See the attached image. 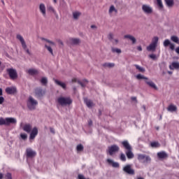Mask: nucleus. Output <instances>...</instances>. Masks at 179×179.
<instances>
[{"instance_id": "nucleus-15", "label": "nucleus", "mask_w": 179, "mask_h": 179, "mask_svg": "<svg viewBox=\"0 0 179 179\" xmlns=\"http://www.w3.org/2000/svg\"><path fill=\"white\" fill-rule=\"evenodd\" d=\"M107 162L108 164L114 167L115 169H118L120 167L119 163L114 162L113 160L108 159Z\"/></svg>"}, {"instance_id": "nucleus-9", "label": "nucleus", "mask_w": 179, "mask_h": 179, "mask_svg": "<svg viewBox=\"0 0 179 179\" xmlns=\"http://www.w3.org/2000/svg\"><path fill=\"white\" fill-rule=\"evenodd\" d=\"M123 171L127 173V174H129L130 176H134V174H135L134 170L131 169V166L130 164H127L124 166Z\"/></svg>"}, {"instance_id": "nucleus-18", "label": "nucleus", "mask_w": 179, "mask_h": 179, "mask_svg": "<svg viewBox=\"0 0 179 179\" xmlns=\"http://www.w3.org/2000/svg\"><path fill=\"white\" fill-rule=\"evenodd\" d=\"M84 101H85V103H86V105L88 108H92L94 105L93 102L91 100L87 99V98L84 99Z\"/></svg>"}, {"instance_id": "nucleus-63", "label": "nucleus", "mask_w": 179, "mask_h": 179, "mask_svg": "<svg viewBox=\"0 0 179 179\" xmlns=\"http://www.w3.org/2000/svg\"><path fill=\"white\" fill-rule=\"evenodd\" d=\"M91 28L94 29V28H96V26L95 25H92Z\"/></svg>"}, {"instance_id": "nucleus-37", "label": "nucleus", "mask_w": 179, "mask_h": 179, "mask_svg": "<svg viewBox=\"0 0 179 179\" xmlns=\"http://www.w3.org/2000/svg\"><path fill=\"white\" fill-rule=\"evenodd\" d=\"M134 66H135V67L136 68V69H138L140 72H142V73L145 72V69H144L143 68L137 65V64H136V65H134Z\"/></svg>"}, {"instance_id": "nucleus-46", "label": "nucleus", "mask_w": 179, "mask_h": 179, "mask_svg": "<svg viewBox=\"0 0 179 179\" xmlns=\"http://www.w3.org/2000/svg\"><path fill=\"white\" fill-rule=\"evenodd\" d=\"M170 48L172 50H173L174 49H175V45H173V44H172V43H170Z\"/></svg>"}, {"instance_id": "nucleus-47", "label": "nucleus", "mask_w": 179, "mask_h": 179, "mask_svg": "<svg viewBox=\"0 0 179 179\" xmlns=\"http://www.w3.org/2000/svg\"><path fill=\"white\" fill-rule=\"evenodd\" d=\"M113 38V34H110L109 35H108V39L109 40H112Z\"/></svg>"}, {"instance_id": "nucleus-14", "label": "nucleus", "mask_w": 179, "mask_h": 179, "mask_svg": "<svg viewBox=\"0 0 179 179\" xmlns=\"http://www.w3.org/2000/svg\"><path fill=\"white\" fill-rule=\"evenodd\" d=\"M39 10L42 13L43 17H45L47 15V12L45 10V5L44 3H41L39 6Z\"/></svg>"}, {"instance_id": "nucleus-45", "label": "nucleus", "mask_w": 179, "mask_h": 179, "mask_svg": "<svg viewBox=\"0 0 179 179\" xmlns=\"http://www.w3.org/2000/svg\"><path fill=\"white\" fill-rule=\"evenodd\" d=\"M150 57L154 60L157 59V56L154 54L150 55Z\"/></svg>"}, {"instance_id": "nucleus-21", "label": "nucleus", "mask_w": 179, "mask_h": 179, "mask_svg": "<svg viewBox=\"0 0 179 179\" xmlns=\"http://www.w3.org/2000/svg\"><path fill=\"white\" fill-rule=\"evenodd\" d=\"M124 38H129V40H131L132 41L133 44H135L136 42V38L134 36H131V35H125Z\"/></svg>"}, {"instance_id": "nucleus-49", "label": "nucleus", "mask_w": 179, "mask_h": 179, "mask_svg": "<svg viewBox=\"0 0 179 179\" xmlns=\"http://www.w3.org/2000/svg\"><path fill=\"white\" fill-rule=\"evenodd\" d=\"M78 179H85V178L83 175L79 174L78 175Z\"/></svg>"}, {"instance_id": "nucleus-20", "label": "nucleus", "mask_w": 179, "mask_h": 179, "mask_svg": "<svg viewBox=\"0 0 179 179\" xmlns=\"http://www.w3.org/2000/svg\"><path fill=\"white\" fill-rule=\"evenodd\" d=\"M167 110L171 112L176 111L177 110V107L173 104H171L167 108Z\"/></svg>"}, {"instance_id": "nucleus-17", "label": "nucleus", "mask_w": 179, "mask_h": 179, "mask_svg": "<svg viewBox=\"0 0 179 179\" xmlns=\"http://www.w3.org/2000/svg\"><path fill=\"white\" fill-rule=\"evenodd\" d=\"M145 83L152 88L157 90V87L156 86V85L152 81L148 80V78L145 80Z\"/></svg>"}, {"instance_id": "nucleus-6", "label": "nucleus", "mask_w": 179, "mask_h": 179, "mask_svg": "<svg viewBox=\"0 0 179 179\" xmlns=\"http://www.w3.org/2000/svg\"><path fill=\"white\" fill-rule=\"evenodd\" d=\"M120 148L117 145H113L108 148L107 153L110 155V156H113V155H115V153H117L119 152Z\"/></svg>"}, {"instance_id": "nucleus-57", "label": "nucleus", "mask_w": 179, "mask_h": 179, "mask_svg": "<svg viewBox=\"0 0 179 179\" xmlns=\"http://www.w3.org/2000/svg\"><path fill=\"white\" fill-rule=\"evenodd\" d=\"M120 159H121V160H122V162H125V160H126V158H125V157H121Z\"/></svg>"}, {"instance_id": "nucleus-24", "label": "nucleus", "mask_w": 179, "mask_h": 179, "mask_svg": "<svg viewBox=\"0 0 179 179\" xmlns=\"http://www.w3.org/2000/svg\"><path fill=\"white\" fill-rule=\"evenodd\" d=\"M81 13L80 12H73V17L74 20H78L79 17L80 16Z\"/></svg>"}, {"instance_id": "nucleus-44", "label": "nucleus", "mask_w": 179, "mask_h": 179, "mask_svg": "<svg viewBox=\"0 0 179 179\" xmlns=\"http://www.w3.org/2000/svg\"><path fill=\"white\" fill-rule=\"evenodd\" d=\"M5 101V98L3 96H0V104H3V102Z\"/></svg>"}, {"instance_id": "nucleus-11", "label": "nucleus", "mask_w": 179, "mask_h": 179, "mask_svg": "<svg viewBox=\"0 0 179 179\" xmlns=\"http://www.w3.org/2000/svg\"><path fill=\"white\" fill-rule=\"evenodd\" d=\"M26 153L27 157H36V156L37 155V152L31 150V148L27 149Z\"/></svg>"}, {"instance_id": "nucleus-29", "label": "nucleus", "mask_w": 179, "mask_h": 179, "mask_svg": "<svg viewBox=\"0 0 179 179\" xmlns=\"http://www.w3.org/2000/svg\"><path fill=\"white\" fill-rule=\"evenodd\" d=\"M113 12H115V13H117V10L115 8L114 6H111L109 9V14L111 15Z\"/></svg>"}, {"instance_id": "nucleus-38", "label": "nucleus", "mask_w": 179, "mask_h": 179, "mask_svg": "<svg viewBox=\"0 0 179 179\" xmlns=\"http://www.w3.org/2000/svg\"><path fill=\"white\" fill-rule=\"evenodd\" d=\"M17 40H20L22 45H23V36L20 35V34H17Z\"/></svg>"}, {"instance_id": "nucleus-13", "label": "nucleus", "mask_w": 179, "mask_h": 179, "mask_svg": "<svg viewBox=\"0 0 179 179\" xmlns=\"http://www.w3.org/2000/svg\"><path fill=\"white\" fill-rule=\"evenodd\" d=\"M142 10L146 14L152 13V8L150 6H148V5H143Z\"/></svg>"}, {"instance_id": "nucleus-35", "label": "nucleus", "mask_w": 179, "mask_h": 179, "mask_svg": "<svg viewBox=\"0 0 179 179\" xmlns=\"http://www.w3.org/2000/svg\"><path fill=\"white\" fill-rule=\"evenodd\" d=\"M45 48L53 55V51L50 46H48L47 44L45 45Z\"/></svg>"}, {"instance_id": "nucleus-22", "label": "nucleus", "mask_w": 179, "mask_h": 179, "mask_svg": "<svg viewBox=\"0 0 179 179\" xmlns=\"http://www.w3.org/2000/svg\"><path fill=\"white\" fill-rule=\"evenodd\" d=\"M157 157H168V155L166 152L162 151L157 153Z\"/></svg>"}, {"instance_id": "nucleus-1", "label": "nucleus", "mask_w": 179, "mask_h": 179, "mask_svg": "<svg viewBox=\"0 0 179 179\" xmlns=\"http://www.w3.org/2000/svg\"><path fill=\"white\" fill-rule=\"evenodd\" d=\"M23 129L27 134H30L29 135V141L33 142L34 139H36V136L38 135V129L37 127L33 128L31 130V125L29 124H26L23 126Z\"/></svg>"}, {"instance_id": "nucleus-16", "label": "nucleus", "mask_w": 179, "mask_h": 179, "mask_svg": "<svg viewBox=\"0 0 179 179\" xmlns=\"http://www.w3.org/2000/svg\"><path fill=\"white\" fill-rule=\"evenodd\" d=\"M171 70L179 69V62H173L171 65L169 66Z\"/></svg>"}, {"instance_id": "nucleus-31", "label": "nucleus", "mask_w": 179, "mask_h": 179, "mask_svg": "<svg viewBox=\"0 0 179 179\" xmlns=\"http://www.w3.org/2000/svg\"><path fill=\"white\" fill-rule=\"evenodd\" d=\"M71 41L74 45H77L80 43V40L78 38H71Z\"/></svg>"}, {"instance_id": "nucleus-41", "label": "nucleus", "mask_w": 179, "mask_h": 179, "mask_svg": "<svg viewBox=\"0 0 179 179\" xmlns=\"http://www.w3.org/2000/svg\"><path fill=\"white\" fill-rule=\"evenodd\" d=\"M136 78L138 79V80H141V79H145V80H148V78H145V77H144L143 76H142L141 74L137 75Z\"/></svg>"}, {"instance_id": "nucleus-32", "label": "nucleus", "mask_w": 179, "mask_h": 179, "mask_svg": "<svg viewBox=\"0 0 179 179\" xmlns=\"http://www.w3.org/2000/svg\"><path fill=\"white\" fill-rule=\"evenodd\" d=\"M83 149H84V148H83V145H81V144L78 145L76 147L77 152H82L83 150Z\"/></svg>"}, {"instance_id": "nucleus-26", "label": "nucleus", "mask_w": 179, "mask_h": 179, "mask_svg": "<svg viewBox=\"0 0 179 179\" xmlns=\"http://www.w3.org/2000/svg\"><path fill=\"white\" fill-rule=\"evenodd\" d=\"M150 146L152 148H159L160 144L158 142L155 141L150 143Z\"/></svg>"}, {"instance_id": "nucleus-27", "label": "nucleus", "mask_w": 179, "mask_h": 179, "mask_svg": "<svg viewBox=\"0 0 179 179\" xmlns=\"http://www.w3.org/2000/svg\"><path fill=\"white\" fill-rule=\"evenodd\" d=\"M41 83L43 85H47V84L48 83V80H47V78L43 77V78H41Z\"/></svg>"}, {"instance_id": "nucleus-36", "label": "nucleus", "mask_w": 179, "mask_h": 179, "mask_svg": "<svg viewBox=\"0 0 179 179\" xmlns=\"http://www.w3.org/2000/svg\"><path fill=\"white\" fill-rule=\"evenodd\" d=\"M171 40H172L173 42L176 43H179V39H178V38L177 36H171Z\"/></svg>"}, {"instance_id": "nucleus-28", "label": "nucleus", "mask_w": 179, "mask_h": 179, "mask_svg": "<svg viewBox=\"0 0 179 179\" xmlns=\"http://www.w3.org/2000/svg\"><path fill=\"white\" fill-rule=\"evenodd\" d=\"M1 125L6 126V118L0 117V126Z\"/></svg>"}, {"instance_id": "nucleus-33", "label": "nucleus", "mask_w": 179, "mask_h": 179, "mask_svg": "<svg viewBox=\"0 0 179 179\" xmlns=\"http://www.w3.org/2000/svg\"><path fill=\"white\" fill-rule=\"evenodd\" d=\"M157 2V6H159V9H162L164 8L163 3L162 0H156Z\"/></svg>"}, {"instance_id": "nucleus-5", "label": "nucleus", "mask_w": 179, "mask_h": 179, "mask_svg": "<svg viewBox=\"0 0 179 179\" xmlns=\"http://www.w3.org/2000/svg\"><path fill=\"white\" fill-rule=\"evenodd\" d=\"M37 105H38V101L34 99L33 96H29L27 101L28 108L31 110H35Z\"/></svg>"}, {"instance_id": "nucleus-43", "label": "nucleus", "mask_w": 179, "mask_h": 179, "mask_svg": "<svg viewBox=\"0 0 179 179\" xmlns=\"http://www.w3.org/2000/svg\"><path fill=\"white\" fill-rule=\"evenodd\" d=\"M112 51H113V52H117V53H121V52H122L121 50H120V49H118V48H113V49H112Z\"/></svg>"}, {"instance_id": "nucleus-60", "label": "nucleus", "mask_w": 179, "mask_h": 179, "mask_svg": "<svg viewBox=\"0 0 179 179\" xmlns=\"http://www.w3.org/2000/svg\"><path fill=\"white\" fill-rule=\"evenodd\" d=\"M72 82H73V83L77 82V79H76V78H73V79L72 80Z\"/></svg>"}, {"instance_id": "nucleus-54", "label": "nucleus", "mask_w": 179, "mask_h": 179, "mask_svg": "<svg viewBox=\"0 0 179 179\" xmlns=\"http://www.w3.org/2000/svg\"><path fill=\"white\" fill-rule=\"evenodd\" d=\"M120 157H125V155L122 152V153L120 154Z\"/></svg>"}, {"instance_id": "nucleus-59", "label": "nucleus", "mask_w": 179, "mask_h": 179, "mask_svg": "<svg viewBox=\"0 0 179 179\" xmlns=\"http://www.w3.org/2000/svg\"><path fill=\"white\" fill-rule=\"evenodd\" d=\"M176 51L178 54H179V47L176 48Z\"/></svg>"}, {"instance_id": "nucleus-39", "label": "nucleus", "mask_w": 179, "mask_h": 179, "mask_svg": "<svg viewBox=\"0 0 179 179\" xmlns=\"http://www.w3.org/2000/svg\"><path fill=\"white\" fill-rule=\"evenodd\" d=\"M171 42H170V41L169 40V39H166V40H165L164 41V47H168L169 45H171Z\"/></svg>"}, {"instance_id": "nucleus-42", "label": "nucleus", "mask_w": 179, "mask_h": 179, "mask_svg": "<svg viewBox=\"0 0 179 179\" xmlns=\"http://www.w3.org/2000/svg\"><path fill=\"white\" fill-rule=\"evenodd\" d=\"M6 179H12V173H7L5 176Z\"/></svg>"}, {"instance_id": "nucleus-30", "label": "nucleus", "mask_w": 179, "mask_h": 179, "mask_svg": "<svg viewBox=\"0 0 179 179\" xmlns=\"http://www.w3.org/2000/svg\"><path fill=\"white\" fill-rule=\"evenodd\" d=\"M23 48L28 55H31V53L30 52L29 49H27V47L26 46V43H24V41L23 42Z\"/></svg>"}, {"instance_id": "nucleus-56", "label": "nucleus", "mask_w": 179, "mask_h": 179, "mask_svg": "<svg viewBox=\"0 0 179 179\" xmlns=\"http://www.w3.org/2000/svg\"><path fill=\"white\" fill-rule=\"evenodd\" d=\"M2 178H3V174L0 173V179H2Z\"/></svg>"}, {"instance_id": "nucleus-23", "label": "nucleus", "mask_w": 179, "mask_h": 179, "mask_svg": "<svg viewBox=\"0 0 179 179\" xmlns=\"http://www.w3.org/2000/svg\"><path fill=\"white\" fill-rule=\"evenodd\" d=\"M55 82L57 85L61 86L63 89H64V90L66 89V84L65 83H62V82H60L57 80H55Z\"/></svg>"}, {"instance_id": "nucleus-52", "label": "nucleus", "mask_w": 179, "mask_h": 179, "mask_svg": "<svg viewBox=\"0 0 179 179\" xmlns=\"http://www.w3.org/2000/svg\"><path fill=\"white\" fill-rule=\"evenodd\" d=\"M48 10H50V11L54 12V8H53L52 7H51V6H50V7L48 8Z\"/></svg>"}, {"instance_id": "nucleus-51", "label": "nucleus", "mask_w": 179, "mask_h": 179, "mask_svg": "<svg viewBox=\"0 0 179 179\" xmlns=\"http://www.w3.org/2000/svg\"><path fill=\"white\" fill-rule=\"evenodd\" d=\"M23 139L24 141V139H27V134H23Z\"/></svg>"}, {"instance_id": "nucleus-7", "label": "nucleus", "mask_w": 179, "mask_h": 179, "mask_svg": "<svg viewBox=\"0 0 179 179\" xmlns=\"http://www.w3.org/2000/svg\"><path fill=\"white\" fill-rule=\"evenodd\" d=\"M159 41V38L155 36L154 37V38L152 39V43L147 47V50L148 51H155L156 49V47L157 46V43Z\"/></svg>"}, {"instance_id": "nucleus-48", "label": "nucleus", "mask_w": 179, "mask_h": 179, "mask_svg": "<svg viewBox=\"0 0 179 179\" xmlns=\"http://www.w3.org/2000/svg\"><path fill=\"white\" fill-rule=\"evenodd\" d=\"M50 131L51 134H55V129L52 127L50 128Z\"/></svg>"}, {"instance_id": "nucleus-2", "label": "nucleus", "mask_w": 179, "mask_h": 179, "mask_svg": "<svg viewBox=\"0 0 179 179\" xmlns=\"http://www.w3.org/2000/svg\"><path fill=\"white\" fill-rule=\"evenodd\" d=\"M121 143L125 149V155L127 157H134V155L132 152V148L129 142L127 141H124Z\"/></svg>"}, {"instance_id": "nucleus-64", "label": "nucleus", "mask_w": 179, "mask_h": 179, "mask_svg": "<svg viewBox=\"0 0 179 179\" xmlns=\"http://www.w3.org/2000/svg\"><path fill=\"white\" fill-rule=\"evenodd\" d=\"M138 179H144V178H141V177H140V178H138Z\"/></svg>"}, {"instance_id": "nucleus-19", "label": "nucleus", "mask_w": 179, "mask_h": 179, "mask_svg": "<svg viewBox=\"0 0 179 179\" xmlns=\"http://www.w3.org/2000/svg\"><path fill=\"white\" fill-rule=\"evenodd\" d=\"M28 73L31 76H36V75L38 74V71H37L36 69H31L28 70Z\"/></svg>"}, {"instance_id": "nucleus-10", "label": "nucleus", "mask_w": 179, "mask_h": 179, "mask_svg": "<svg viewBox=\"0 0 179 179\" xmlns=\"http://www.w3.org/2000/svg\"><path fill=\"white\" fill-rule=\"evenodd\" d=\"M5 92L7 94H15L17 93V90L16 87H8L6 88Z\"/></svg>"}, {"instance_id": "nucleus-3", "label": "nucleus", "mask_w": 179, "mask_h": 179, "mask_svg": "<svg viewBox=\"0 0 179 179\" xmlns=\"http://www.w3.org/2000/svg\"><path fill=\"white\" fill-rule=\"evenodd\" d=\"M6 71L11 80H16V79H17V71H16L15 69H13V67H10L6 69Z\"/></svg>"}, {"instance_id": "nucleus-25", "label": "nucleus", "mask_w": 179, "mask_h": 179, "mask_svg": "<svg viewBox=\"0 0 179 179\" xmlns=\"http://www.w3.org/2000/svg\"><path fill=\"white\" fill-rule=\"evenodd\" d=\"M165 2L169 7H171L174 4L173 0H165Z\"/></svg>"}, {"instance_id": "nucleus-58", "label": "nucleus", "mask_w": 179, "mask_h": 179, "mask_svg": "<svg viewBox=\"0 0 179 179\" xmlns=\"http://www.w3.org/2000/svg\"><path fill=\"white\" fill-rule=\"evenodd\" d=\"M3 92H2V88H0V96H2Z\"/></svg>"}, {"instance_id": "nucleus-8", "label": "nucleus", "mask_w": 179, "mask_h": 179, "mask_svg": "<svg viewBox=\"0 0 179 179\" xmlns=\"http://www.w3.org/2000/svg\"><path fill=\"white\" fill-rule=\"evenodd\" d=\"M45 94V92L40 87H37L34 90V95L36 98L40 99Z\"/></svg>"}, {"instance_id": "nucleus-4", "label": "nucleus", "mask_w": 179, "mask_h": 179, "mask_svg": "<svg viewBox=\"0 0 179 179\" xmlns=\"http://www.w3.org/2000/svg\"><path fill=\"white\" fill-rule=\"evenodd\" d=\"M57 103L62 106L70 105L72 103V100L70 97L59 96L57 99Z\"/></svg>"}, {"instance_id": "nucleus-53", "label": "nucleus", "mask_w": 179, "mask_h": 179, "mask_svg": "<svg viewBox=\"0 0 179 179\" xmlns=\"http://www.w3.org/2000/svg\"><path fill=\"white\" fill-rule=\"evenodd\" d=\"M137 49H138V51H142V48H141V46L137 47Z\"/></svg>"}, {"instance_id": "nucleus-61", "label": "nucleus", "mask_w": 179, "mask_h": 179, "mask_svg": "<svg viewBox=\"0 0 179 179\" xmlns=\"http://www.w3.org/2000/svg\"><path fill=\"white\" fill-rule=\"evenodd\" d=\"M92 120H90L89 121V125H92Z\"/></svg>"}, {"instance_id": "nucleus-12", "label": "nucleus", "mask_w": 179, "mask_h": 179, "mask_svg": "<svg viewBox=\"0 0 179 179\" xmlns=\"http://www.w3.org/2000/svg\"><path fill=\"white\" fill-rule=\"evenodd\" d=\"M17 121L15 119V117H6V126L9 127L10 124H16Z\"/></svg>"}, {"instance_id": "nucleus-62", "label": "nucleus", "mask_w": 179, "mask_h": 179, "mask_svg": "<svg viewBox=\"0 0 179 179\" xmlns=\"http://www.w3.org/2000/svg\"><path fill=\"white\" fill-rule=\"evenodd\" d=\"M20 138H21L22 139H23V133H21V134H20Z\"/></svg>"}, {"instance_id": "nucleus-40", "label": "nucleus", "mask_w": 179, "mask_h": 179, "mask_svg": "<svg viewBox=\"0 0 179 179\" xmlns=\"http://www.w3.org/2000/svg\"><path fill=\"white\" fill-rule=\"evenodd\" d=\"M41 40H42V41H46L47 43H50V45H55L54 42H52V41H50V40H48V39H46V38H41Z\"/></svg>"}, {"instance_id": "nucleus-34", "label": "nucleus", "mask_w": 179, "mask_h": 179, "mask_svg": "<svg viewBox=\"0 0 179 179\" xmlns=\"http://www.w3.org/2000/svg\"><path fill=\"white\" fill-rule=\"evenodd\" d=\"M104 67H113L115 66V64L113 63H106L103 65Z\"/></svg>"}, {"instance_id": "nucleus-55", "label": "nucleus", "mask_w": 179, "mask_h": 179, "mask_svg": "<svg viewBox=\"0 0 179 179\" xmlns=\"http://www.w3.org/2000/svg\"><path fill=\"white\" fill-rule=\"evenodd\" d=\"M131 100L132 101H136V97H135V96L131 97Z\"/></svg>"}, {"instance_id": "nucleus-50", "label": "nucleus", "mask_w": 179, "mask_h": 179, "mask_svg": "<svg viewBox=\"0 0 179 179\" xmlns=\"http://www.w3.org/2000/svg\"><path fill=\"white\" fill-rule=\"evenodd\" d=\"M78 84H80L82 87H85V84L83 83L82 82L80 81H78Z\"/></svg>"}]
</instances>
